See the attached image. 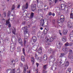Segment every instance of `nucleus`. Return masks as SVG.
<instances>
[{"label": "nucleus", "instance_id": "nucleus-39", "mask_svg": "<svg viewBox=\"0 0 73 73\" xmlns=\"http://www.w3.org/2000/svg\"><path fill=\"white\" fill-rule=\"evenodd\" d=\"M15 5H13L11 9L12 10H14V9H15Z\"/></svg>", "mask_w": 73, "mask_h": 73}, {"label": "nucleus", "instance_id": "nucleus-47", "mask_svg": "<svg viewBox=\"0 0 73 73\" xmlns=\"http://www.w3.org/2000/svg\"><path fill=\"white\" fill-rule=\"evenodd\" d=\"M28 38V36H27V35L25 36V39H27Z\"/></svg>", "mask_w": 73, "mask_h": 73}, {"label": "nucleus", "instance_id": "nucleus-4", "mask_svg": "<svg viewBox=\"0 0 73 73\" xmlns=\"http://www.w3.org/2000/svg\"><path fill=\"white\" fill-rule=\"evenodd\" d=\"M62 50L64 52H65L66 53H68V49L65 46H63L62 48Z\"/></svg>", "mask_w": 73, "mask_h": 73}, {"label": "nucleus", "instance_id": "nucleus-18", "mask_svg": "<svg viewBox=\"0 0 73 73\" xmlns=\"http://www.w3.org/2000/svg\"><path fill=\"white\" fill-rule=\"evenodd\" d=\"M32 40H33L34 42H35L37 40V38L35 36H33L32 38Z\"/></svg>", "mask_w": 73, "mask_h": 73}, {"label": "nucleus", "instance_id": "nucleus-26", "mask_svg": "<svg viewBox=\"0 0 73 73\" xmlns=\"http://www.w3.org/2000/svg\"><path fill=\"white\" fill-rule=\"evenodd\" d=\"M33 16H34V13L32 12L31 14L30 18L32 19L33 17Z\"/></svg>", "mask_w": 73, "mask_h": 73}, {"label": "nucleus", "instance_id": "nucleus-46", "mask_svg": "<svg viewBox=\"0 0 73 73\" xmlns=\"http://www.w3.org/2000/svg\"><path fill=\"white\" fill-rule=\"evenodd\" d=\"M6 14L5 13H3V15L4 16V17H6Z\"/></svg>", "mask_w": 73, "mask_h": 73}, {"label": "nucleus", "instance_id": "nucleus-17", "mask_svg": "<svg viewBox=\"0 0 73 73\" xmlns=\"http://www.w3.org/2000/svg\"><path fill=\"white\" fill-rule=\"evenodd\" d=\"M24 30H25V31H24V35H26V34L28 33V31H27V27H24Z\"/></svg>", "mask_w": 73, "mask_h": 73}, {"label": "nucleus", "instance_id": "nucleus-31", "mask_svg": "<svg viewBox=\"0 0 73 73\" xmlns=\"http://www.w3.org/2000/svg\"><path fill=\"white\" fill-rule=\"evenodd\" d=\"M12 32L14 35H15V33L16 32V29L15 28H13L12 30Z\"/></svg>", "mask_w": 73, "mask_h": 73}, {"label": "nucleus", "instance_id": "nucleus-21", "mask_svg": "<svg viewBox=\"0 0 73 73\" xmlns=\"http://www.w3.org/2000/svg\"><path fill=\"white\" fill-rule=\"evenodd\" d=\"M31 62L32 63V64L33 65L35 62V58L34 57H32L31 59Z\"/></svg>", "mask_w": 73, "mask_h": 73}, {"label": "nucleus", "instance_id": "nucleus-55", "mask_svg": "<svg viewBox=\"0 0 73 73\" xmlns=\"http://www.w3.org/2000/svg\"><path fill=\"white\" fill-rule=\"evenodd\" d=\"M36 65L37 67H38V65H39L38 63H36Z\"/></svg>", "mask_w": 73, "mask_h": 73}, {"label": "nucleus", "instance_id": "nucleus-20", "mask_svg": "<svg viewBox=\"0 0 73 73\" xmlns=\"http://www.w3.org/2000/svg\"><path fill=\"white\" fill-rule=\"evenodd\" d=\"M63 34H64V35H66L67 34V33H68V30L66 29H65L63 30Z\"/></svg>", "mask_w": 73, "mask_h": 73}, {"label": "nucleus", "instance_id": "nucleus-10", "mask_svg": "<svg viewBox=\"0 0 73 73\" xmlns=\"http://www.w3.org/2000/svg\"><path fill=\"white\" fill-rule=\"evenodd\" d=\"M49 53H50V54H53L54 52L53 51V50L51 48H50L48 50V51Z\"/></svg>", "mask_w": 73, "mask_h": 73}, {"label": "nucleus", "instance_id": "nucleus-42", "mask_svg": "<svg viewBox=\"0 0 73 73\" xmlns=\"http://www.w3.org/2000/svg\"><path fill=\"white\" fill-rule=\"evenodd\" d=\"M41 9H38V14H40V12H41Z\"/></svg>", "mask_w": 73, "mask_h": 73}, {"label": "nucleus", "instance_id": "nucleus-25", "mask_svg": "<svg viewBox=\"0 0 73 73\" xmlns=\"http://www.w3.org/2000/svg\"><path fill=\"white\" fill-rule=\"evenodd\" d=\"M45 41L46 42H49V39L47 37H46L45 38Z\"/></svg>", "mask_w": 73, "mask_h": 73}, {"label": "nucleus", "instance_id": "nucleus-40", "mask_svg": "<svg viewBox=\"0 0 73 73\" xmlns=\"http://www.w3.org/2000/svg\"><path fill=\"white\" fill-rule=\"evenodd\" d=\"M70 19H73V14L71 13L70 14Z\"/></svg>", "mask_w": 73, "mask_h": 73}, {"label": "nucleus", "instance_id": "nucleus-1", "mask_svg": "<svg viewBox=\"0 0 73 73\" xmlns=\"http://www.w3.org/2000/svg\"><path fill=\"white\" fill-rule=\"evenodd\" d=\"M64 16L62 15L60 16V19L59 20H58L57 21L58 23H63L64 21Z\"/></svg>", "mask_w": 73, "mask_h": 73}, {"label": "nucleus", "instance_id": "nucleus-49", "mask_svg": "<svg viewBox=\"0 0 73 73\" xmlns=\"http://www.w3.org/2000/svg\"><path fill=\"white\" fill-rule=\"evenodd\" d=\"M31 33L32 35H35V32L34 31H32Z\"/></svg>", "mask_w": 73, "mask_h": 73}, {"label": "nucleus", "instance_id": "nucleus-52", "mask_svg": "<svg viewBox=\"0 0 73 73\" xmlns=\"http://www.w3.org/2000/svg\"><path fill=\"white\" fill-rule=\"evenodd\" d=\"M46 73V71L45 70H43V73Z\"/></svg>", "mask_w": 73, "mask_h": 73}, {"label": "nucleus", "instance_id": "nucleus-12", "mask_svg": "<svg viewBox=\"0 0 73 73\" xmlns=\"http://www.w3.org/2000/svg\"><path fill=\"white\" fill-rule=\"evenodd\" d=\"M49 59L50 60H51V59H52V60L53 61H55L56 59H55V58H54V57L53 56V55H51L50 57H49Z\"/></svg>", "mask_w": 73, "mask_h": 73}, {"label": "nucleus", "instance_id": "nucleus-48", "mask_svg": "<svg viewBox=\"0 0 73 73\" xmlns=\"http://www.w3.org/2000/svg\"><path fill=\"white\" fill-rule=\"evenodd\" d=\"M52 15V13H51V12H49L48 13L49 16H51V15Z\"/></svg>", "mask_w": 73, "mask_h": 73}, {"label": "nucleus", "instance_id": "nucleus-15", "mask_svg": "<svg viewBox=\"0 0 73 73\" xmlns=\"http://www.w3.org/2000/svg\"><path fill=\"white\" fill-rule=\"evenodd\" d=\"M35 57L36 59L38 61H40L41 59V57H38V56H37V55L36 54H35Z\"/></svg>", "mask_w": 73, "mask_h": 73}, {"label": "nucleus", "instance_id": "nucleus-19", "mask_svg": "<svg viewBox=\"0 0 73 73\" xmlns=\"http://www.w3.org/2000/svg\"><path fill=\"white\" fill-rule=\"evenodd\" d=\"M67 26L69 28H71L72 27V25L69 22L67 23Z\"/></svg>", "mask_w": 73, "mask_h": 73}, {"label": "nucleus", "instance_id": "nucleus-50", "mask_svg": "<svg viewBox=\"0 0 73 73\" xmlns=\"http://www.w3.org/2000/svg\"><path fill=\"white\" fill-rule=\"evenodd\" d=\"M48 31V30L46 29H45L44 30V32H46V33H47V31Z\"/></svg>", "mask_w": 73, "mask_h": 73}, {"label": "nucleus", "instance_id": "nucleus-33", "mask_svg": "<svg viewBox=\"0 0 73 73\" xmlns=\"http://www.w3.org/2000/svg\"><path fill=\"white\" fill-rule=\"evenodd\" d=\"M21 60L23 61H25V58H24V56H22L21 57Z\"/></svg>", "mask_w": 73, "mask_h": 73}, {"label": "nucleus", "instance_id": "nucleus-54", "mask_svg": "<svg viewBox=\"0 0 73 73\" xmlns=\"http://www.w3.org/2000/svg\"><path fill=\"white\" fill-rule=\"evenodd\" d=\"M15 39L16 41V38L15 37L14 38H13V37L12 38V40H15Z\"/></svg>", "mask_w": 73, "mask_h": 73}, {"label": "nucleus", "instance_id": "nucleus-28", "mask_svg": "<svg viewBox=\"0 0 73 73\" xmlns=\"http://www.w3.org/2000/svg\"><path fill=\"white\" fill-rule=\"evenodd\" d=\"M38 52L39 53H40V54L42 52V49H41V48H40L38 50Z\"/></svg>", "mask_w": 73, "mask_h": 73}, {"label": "nucleus", "instance_id": "nucleus-56", "mask_svg": "<svg viewBox=\"0 0 73 73\" xmlns=\"http://www.w3.org/2000/svg\"><path fill=\"white\" fill-rule=\"evenodd\" d=\"M58 0H55V3H57V1ZM62 0H60V1H62Z\"/></svg>", "mask_w": 73, "mask_h": 73}, {"label": "nucleus", "instance_id": "nucleus-2", "mask_svg": "<svg viewBox=\"0 0 73 73\" xmlns=\"http://www.w3.org/2000/svg\"><path fill=\"white\" fill-rule=\"evenodd\" d=\"M69 54L68 55V57L72 58L73 57V51L72 50H69Z\"/></svg>", "mask_w": 73, "mask_h": 73}, {"label": "nucleus", "instance_id": "nucleus-7", "mask_svg": "<svg viewBox=\"0 0 73 73\" xmlns=\"http://www.w3.org/2000/svg\"><path fill=\"white\" fill-rule=\"evenodd\" d=\"M24 66L23 69V73H26L27 69H28V65L27 64Z\"/></svg>", "mask_w": 73, "mask_h": 73}, {"label": "nucleus", "instance_id": "nucleus-11", "mask_svg": "<svg viewBox=\"0 0 73 73\" xmlns=\"http://www.w3.org/2000/svg\"><path fill=\"white\" fill-rule=\"evenodd\" d=\"M63 7H64V9L68 10V7L67 6H66L65 5L62 4L61 5V7L62 8Z\"/></svg>", "mask_w": 73, "mask_h": 73}, {"label": "nucleus", "instance_id": "nucleus-58", "mask_svg": "<svg viewBox=\"0 0 73 73\" xmlns=\"http://www.w3.org/2000/svg\"><path fill=\"white\" fill-rule=\"evenodd\" d=\"M20 6V5H19L17 6V8H19Z\"/></svg>", "mask_w": 73, "mask_h": 73}, {"label": "nucleus", "instance_id": "nucleus-60", "mask_svg": "<svg viewBox=\"0 0 73 73\" xmlns=\"http://www.w3.org/2000/svg\"><path fill=\"white\" fill-rule=\"evenodd\" d=\"M28 73H31V70H29V72L27 71Z\"/></svg>", "mask_w": 73, "mask_h": 73}, {"label": "nucleus", "instance_id": "nucleus-53", "mask_svg": "<svg viewBox=\"0 0 73 73\" xmlns=\"http://www.w3.org/2000/svg\"><path fill=\"white\" fill-rule=\"evenodd\" d=\"M52 15L53 16H55V14H54V13H53Z\"/></svg>", "mask_w": 73, "mask_h": 73}, {"label": "nucleus", "instance_id": "nucleus-30", "mask_svg": "<svg viewBox=\"0 0 73 73\" xmlns=\"http://www.w3.org/2000/svg\"><path fill=\"white\" fill-rule=\"evenodd\" d=\"M66 54H67V53H66V52L64 53H61V56H60L59 57H62V56H64L66 55Z\"/></svg>", "mask_w": 73, "mask_h": 73}, {"label": "nucleus", "instance_id": "nucleus-32", "mask_svg": "<svg viewBox=\"0 0 73 73\" xmlns=\"http://www.w3.org/2000/svg\"><path fill=\"white\" fill-rule=\"evenodd\" d=\"M47 56H46V55H44V57H43V59L44 60H46L47 59Z\"/></svg>", "mask_w": 73, "mask_h": 73}, {"label": "nucleus", "instance_id": "nucleus-6", "mask_svg": "<svg viewBox=\"0 0 73 73\" xmlns=\"http://www.w3.org/2000/svg\"><path fill=\"white\" fill-rule=\"evenodd\" d=\"M28 8V3H26V5L22 6V9L23 10H24L25 9H27Z\"/></svg>", "mask_w": 73, "mask_h": 73}, {"label": "nucleus", "instance_id": "nucleus-45", "mask_svg": "<svg viewBox=\"0 0 73 73\" xmlns=\"http://www.w3.org/2000/svg\"><path fill=\"white\" fill-rule=\"evenodd\" d=\"M19 65L21 67L22 66H23V63H21V62H20V63H19Z\"/></svg>", "mask_w": 73, "mask_h": 73}, {"label": "nucleus", "instance_id": "nucleus-44", "mask_svg": "<svg viewBox=\"0 0 73 73\" xmlns=\"http://www.w3.org/2000/svg\"><path fill=\"white\" fill-rule=\"evenodd\" d=\"M69 58H71V62H72V63H73V58H72V57H71V58L69 57Z\"/></svg>", "mask_w": 73, "mask_h": 73}, {"label": "nucleus", "instance_id": "nucleus-22", "mask_svg": "<svg viewBox=\"0 0 73 73\" xmlns=\"http://www.w3.org/2000/svg\"><path fill=\"white\" fill-rule=\"evenodd\" d=\"M48 9V6L46 5H45L44 6V11H46Z\"/></svg>", "mask_w": 73, "mask_h": 73}, {"label": "nucleus", "instance_id": "nucleus-14", "mask_svg": "<svg viewBox=\"0 0 73 73\" xmlns=\"http://www.w3.org/2000/svg\"><path fill=\"white\" fill-rule=\"evenodd\" d=\"M62 40L64 42H65L66 41V37L65 36H63L62 38Z\"/></svg>", "mask_w": 73, "mask_h": 73}, {"label": "nucleus", "instance_id": "nucleus-16", "mask_svg": "<svg viewBox=\"0 0 73 73\" xmlns=\"http://www.w3.org/2000/svg\"><path fill=\"white\" fill-rule=\"evenodd\" d=\"M6 24H9L8 27L10 28L11 27V24L9 23V19H8V20L6 21Z\"/></svg>", "mask_w": 73, "mask_h": 73}, {"label": "nucleus", "instance_id": "nucleus-37", "mask_svg": "<svg viewBox=\"0 0 73 73\" xmlns=\"http://www.w3.org/2000/svg\"><path fill=\"white\" fill-rule=\"evenodd\" d=\"M22 50H23V53L24 56H25V50L24 49V48H23Z\"/></svg>", "mask_w": 73, "mask_h": 73}, {"label": "nucleus", "instance_id": "nucleus-29", "mask_svg": "<svg viewBox=\"0 0 73 73\" xmlns=\"http://www.w3.org/2000/svg\"><path fill=\"white\" fill-rule=\"evenodd\" d=\"M49 1V4L50 5H51L53 3V2H54V0H53L52 1V0H50Z\"/></svg>", "mask_w": 73, "mask_h": 73}, {"label": "nucleus", "instance_id": "nucleus-59", "mask_svg": "<svg viewBox=\"0 0 73 73\" xmlns=\"http://www.w3.org/2000/svg\"><path fill=\"white\" fill-rule=\"evenodd\" d=\"M69 7H72V5H71V4H69Z\"/></svg>", "mask_w": 73, "mask_h": 73}, {"label": "nucleus", "instance_id": "nucleus-13", "mask_svg": "<svg viewBox=\"0 0 73 73\" xmlns=\"http://www.w3.org/2000/svg\"><path fill=\"white\" fill-rule=\"evenodd\" d=\"M44 24H45L44 20V19H42L41 20L40 25H42V26H43L44 25Z\"/></svg>", "mask_w": 73, "mask_h": 73}, {"label": "nucleus", "instance_id": "nucleus-3", "mask_svg": "<svg viewBox=\"0 0 73 73\" xmlns=\"http://www.w3.org/2000/svg\"><path fill=\"white\" fill-rule=\"evenodd\" d=\"M36 4L32 5H31V9L33 11H35V10L36 9Z\"/></svg>", "mask_w": 73, "mask_h": 73}, {"label": "nucleus", "instance_id": "nucleus-51", "mask_svg": "<svg viewBox=\"0 0 73 73\" xmlns=\"http://www.w3.org/2000/svg\"><path fill=\"white\" fill-rule=\"evenodd\" d=\"M72 45H73V43H70L69 44V45H70V46H72Z\"/></svg>", "mask_w": 73, "mask_h": 73}, {"label": "nucleus", "instance_id": "nucleus-23", "mask_svg": "<svg viewBox=\"0 0 73 73\" xmlns=\"http://www.w3.org/2000/svg\"><path fill=\"white\" fill-rule=\"evenodd\" d=\"M71 70H72V69L71 68H69L66 71V73H70L71 72Z\"/></svg>", "mask_w": 73, "mask_h": 73}, {"label": "nucleus", "instance_id": "nucleus-41", "mask_svg": "<svg viewBox=\"0 0 73 73\" xmlns=\"http://www.w3.org/2000/svg\"><path fill=\"white\" fill-rule=\"evenodd\" d=\"M65 46H68L69 45V44L68 42H67L65 44Z\"/></svg>", "mask_w": 73, "mask_h": 73}, {"label": "nucleus", "instance_id": "nucleus-36", "mask_svg": "<svg viewBox=\"0 0 73 73\" xmlns=\"http://www.w3.org/2000/svg\"><path fill=\"white\" fill-rule=\"evenodd\" d=\"M47 68V65H46L43 66V68L44 70H45Z\"/></svg>", "mask_w": 73, "mask_h": 73}, {"label": "nucleus", "instance_id": "nucleus-9", "mask_svg": "<svg viewBox=\"0 0 73 73\" xmlns=\"http://www.w3.org/2000/svg\"><path fill=\"white\" fill-rule=\"evenodd\" d=\"M18 42L21 45V46H23V42L22 41V39L20 38H19L18 39Z\"/></svg>", "mask_w": 73, "mask_h": 73}, {"label": "nucleus", "instance_id": "nucleus-63", "mask_svg": "<svg viewBox=\"0 0 73 73\" xmlns=\"http://www.w3.org/2000/svg\"><path fill=\"white\" fill-rule=\"evenodd\" d=\"M59 34H60V36H62V33H59Z\"/></svg>", "mask_w": 73, "mask_h": 73}, {"label": "nucleus", "instance_id": "nucleus-34", "mask_svg": "<svg viewBox=\"0 0 73 73\" xmlns=\"http://www.w3.org/2000/svg\"><path fill=\"white\" fill-rule=\"evenodd\" d=\"M53 41V38L52 37H50L49 40V42H52Z\"/></svg>", "mask_w": 73, "mask_h": 73}, {"label": "nucleus", "instance_id": "nucleus-64", "mask_svg": "<svg viewBox=\"0 0 73 73\" xmlns=\"http://www.w3.org/2000/svg\"><path fill=\"white\" fill-rule=\"evenodd\" d=\"M40 29L41 30H42V29H43V28H42V27H41L40 28Z\"/></svg>", "mask_w": 73, "mask_h": 73}, {"label": "nucleus", "instance_id": "nucleus-8", "mask_svg": "<svg viewBox=\"0 0 73 73\" xmlns=\"http://www.w3.org/2000/svg\"><path fill=\"white\" fill-rule=\"evenodd\" d=\"M11 71V72H10V73H15V69H13V73H12V69H8L6 70L7 72H8L9 71Z\"/></svg>", "mask_w": 73, "mask_h": 73}, {"label": "nucleus", "instance_id": "nucleus-5", "mask_svg": "<svg viewBox=\"0 0 73 73\" xmlns=\"http://www.w3.org/2000/svg\"><path fill=\"white\" fill-rule=\"evenodd\" d=\"M56 45L58 48L60 49L61 47V43L60 42H58L56 43Z\"/></svg>", "mask_w": 73, "mask_h": 73}, {"label": "nucleus", "instance_id": "nucleus-61", "mask_svg": "<svg viewBox=\"0 0 73 73\" xmlns=\"http://www.w3.org/2000/svg\"><path fill=\"white\" fill-rule=\"evenodd\" d=\"M9 14H8V16H9L10 15V11H9Z\"/></svg>", "mask_w": 73, "mask_h": 73}, {"label": "nucleus", "instance_id": "nucleus-24", "mask_svg": "<svg viewBox=\"0 0 73 73\" xmlns=\"http://www.w3.org/2000/svg\"><path fill=\"white\" fill-rule=\"evenodd\" d=\"M70 41H73V36H72L71 34H70Z\"/></svg>", "mask_w": 73, "mask_h": 73}, {"label": "nucleus", "instance_id": "nucleus-62", "mask_svg": "<svg viewBox=\"0 0 73 73\" xmlns=\"http://www.w3.org/2000/svg\"><path fill=\"white\" fill-rule=\"evenodd\" d=\"M37 3H39V2H38V0H36Z\"/></svg>", "mask_w": 73, "mask_h": 73}, {"label": "nucleus", "instance_id": "nucleus-57", "mask_svg": "<svg viewBox=\"0 0 73 73\" xmlns=\"http://www.w3.org/2000/svg\"><path fill=\"white\" fill-rule=\"evenodd\" d=\"M52 23H53L54 24L55 23V21L54 20H52Z\"/></svg>", "mask_w": 73, "mask_h": 73}, {"label": "nucleus", "instance_id": "nucleus-27", "mask_svg": "<svg viewBox=\"0 0 73 73\" xmlns=\"http://www.w3.org/2000/svg\"><path fill=\"white\" fill-rule=\"evenodd\" d=\"M21 47H18L17 48V51L19 52H21Z\"/></svg>", "mask_w": 73, "mask_h": 73}, {"label": "nucleus", "instance_id": "nucleus-38", "mask_svg": "<svg viewBox=\"0 0 73 73\" xmlns=\"http://www.w3.org/2000/svg\"><path fill=\"white\" fill-rule=\"evenodd\" d=\"M17 73H19L20 72V69H17V70L16 71Z\"/></svg>", "mask_w": 73, "mask_h": 73}, {"label": "nucleus", "instance_id": "nucleus-43", "mask_svg": "<svg viewBox=\"0 0 73 73\" xmlns=\"http://www.w3.org/2000/svg\"><path fill=\"white\" fill-rule=\"evenodd\" d=\"M52 70L54 71L56 70V68L55 67H52Z\"/></svg>", "mask_w": 73, "mask_h": 73}, {"label": "nucleus", "instance_id": "nucleus-35", "mask_svg": "<svg viewBox=\"0 0 73 73\" xmlns=\"http://www.w3.org/2000/svg\"><path fill=\"white\" fill-rule=\"evenodd\" d=\"M69 66V62H66V63L65 66Z\"/></svg>", "mask_w": 73, "mask_h": 73}]
</instances>
